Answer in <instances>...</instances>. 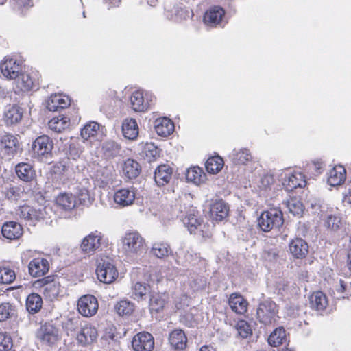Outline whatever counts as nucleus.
Here are the masks:
<instances>
[{
	"instance_id": "1",
	"label": "nucleus",
	"mask_w": 351,
	"mask_h": 351,
	"mask_svg": "<svg viewBox=\"0 0 351 351\" xmlns=\"http://www.w3.org/2000/svg\"><path fill=\"white\" fill-rule=\"evenodd\" d=\"M145 239L136 231L126 232L121 239V249L128 256H134L143 252Z\"/></svg>"
},
{
	"instance_id": "2",
	"label": "nucleus",
	"mask_w": 351,
	"mask_h": 351,
	"mask_svg": "<svg viewBox=\"0 0 351 351\" xmlns=\"http://www.w3.org/2000/svg\"><path fill=\"white\" fill-rule=\"evenodd\" d=\"M282 213L278 208H271L261 213L258 219V225L263 232H269L279 228L283 224Z\"/></svg>"
},
{
	"instance_id": "3",
	"label": "nucleus",
	"mask_w": 351,
	"mask_h": 351,
	"mask_svg": "<svg viewBox=\"0 0 351 351\" xmlns=\"http://www.w3.org/2000/svg\"><path fill=\"white\" fill-rule=\"evenodd\" d=\"M98 279L106 284L113 282L118 277V271L112 260L106 257L101 258L96 269Z\"/></svg>"
},
{
	"instance_id": "4",
	"label": "nucleus",
	"mask_w": 351,
	"mask_h": 351,
	"mask_svg": "<svg viewBox=\"0 0 351 351\" xmlns=\"http://www.w3.org/2000/svg\"><path fill=\"white\" fill-rule=\"evenodd\" d=\"M34 286L40 288L45 297L50 300L56 298L62 292L60 282L50 276L36 280Z\"/></svg>"
},
{
	"instance_id": "5",
	"label": "nucleus",
	"mask_w": 351,
	"mask_h": 351,
	"mask_svg": "<svg viewBox=\"0 0 351 351\" xmlns=\"http://www.w3.org/2000/svg\"><path fill=\"white\" fill-rule=\"evenodd\" d=\"M53 148L52 140L46 135L38 136L32 144L34 155L41 160L51 156Z\"/></svg>"
},
{
	"instance_id": "6",
	"label": "nucleus",
	"mask_w": 351,
	"mask_h": 351,
	"mask_svg": "<svg viewBox=\"0 0 351 351\" xmlns=\"http://www.w3.org/2000/svg\"><path fill=\"white\" fill-rule=\"evenodd\" d=\"M277 306L271 301H265L261 303L256 310L258 320L264 324H270L276 320Z\"/></svg>"
},
{
	"instance_id": "7",
	"label": "nucleus",
	"mask_w": 351,
	"mask_h": 351,
	"mask_svg": "<svg viewBox=\"0 0 351 351\" xmlns=\"http://www.w3.org/2000/svg\"><path fill=\"white\" fill-rule=\"evenodd\" d=\"M19 143L16 137L5 134L1 138V158L10 160L19 152Z\"/></svg>"
},
{
	"instance_id": "8",
	"label": "nucleus",
	"mask_w": 351,
	"mask_h": 351,
	"mask_svg": "<svg viewBox=\"0 0 351 351\" xmlns=\"http://www.w3.org/2000/svg\"><path fill=\"white\" fill-rule=\"evenodd\" d=\"M77 310L84 317H92L98 310L97 298L92 295L82 296L77 302Z\"/></svg>"
},
{
	"instance_id": "9",
	"label": "nucleus",
	"mask_w": 351,
	"mask_h": 351,
	"mask_svg": "<svg viewBox=\"0 0 351 351\" xmlns=\"http://www.w3.org/2000/svg\"><path fill=\"white\" fill-rule=\"evenodd\" d=\"M132 346L135 351H151L154 346V337L149 332H139L133 337Z\"/></svg>"
},
{
	"instance_id": "10",
	"label": "nucleus",
	"mask_w": 351,
	"mask_h": 351,
	"mask_svg": "<svg viewBox=\"0 0 351 351\" xmlns=\"http://www.w3.org/2000/svg\"><path fill=\"white\" fill-rule=\"evenodd\" d=\"M21 70V64L16 60L5 57L4 61L1 63V74L8 80L16 79Z\"/></svg>"
},
{
	"instance_id": "11",
	"label": "nucleus",
	"mask_w": 351,
	"mask_h": 351,
	"mask_svg": "<svg viewBox=\"0 0 351 351\" xmlns=\"http://www.w3.org/2000/svg\"><path fill=\"white\" fill-rule=\"evenodd\" d=\"M38 337L43 342L53 345L58 340V330L50 324H45L40 327Z\"/></svg>"
},
{
	"instance_id": "12",
	"label": "nucleus",
	"mask_w": 351,
	"mask_h": 351,
	"mask_svg": "<svg viewBox=\"0 0 351 351\" xmlns=\"http://www.w3.org/2000/svg\"><path fill=\"white\" fill-rule=\"evenodd\" d=\"M229 207L221 199L216 200L210 207V217L213 221H221L228 215Z\"/></svg>"
},
{
	"instance_id": "13",
	"label": "nucleus",
	"mask_w": 351,
	"mask_h": 351,
	"mask_svg": "<svg viewBox=\"0 0 351 351\" xmlns=\"http://www.w3.org/2000/svg\"><path fill=\"white\" fill-rule=\"evenodd\" d=\"M306 183V180L302 173L294 172L286 176L282 184L287 191H291L297 188L305 186Z\"/></svg>"
},
{
	"instance_id": "14",
	"label": "nucleus",
	"mask_w": 351,
	"mask_h": 351,
	"mask_svg": "<svg viewBox=\"0 0 351 351\" xmlns=\"http://www.w3.org/2000/svg\"><path fill=\"white\" fill-rule=\"evenodd\" d=\"M101 237L97 233H90L84 237L81 243L82 251L86 254H91L99 248Z\"/></svg>"
},
{
	"instance_id": "15",
	"label": "nucleus",
	"mask_w": 351,
	"mask_h": 351,
	"mask_svg": "<svg viewBox=\"0 0 351 351\" xmlns=\"http://www.w3.org/2000/svg\"><path fill=\"white\" fill-rule=\"evenodd\" d=\"M169 342L175 350L183 351L186 347L187 337L183 330L176 329L170 332Z\"/></svg>"
},
{
	"instance_id": "16",
	"label": "nucleus",
	"mask_w": 351,
	"mask_h": 351,
	"mask_svg": "<svg viewBox=\"0 0 351 351\" xmlns=\"http://www.w3.org/2000/svg\"><path fill=\"white\" fill-rule=\"evenodd\" d=\"M225 14L224 10L220 7H213L206 12L204 16V23L210 27L219 25Z\"/></svg>"
},
{
	"instance_id": "17",
	"label": "nucleus",
	"mask_w": 351,
	"mask_h": 351,
	"mask_svg": "<svg viewBox=\"0 0 351 351\" xmlns=\"http://www.w3.org/2000/svg\"><path fill=\"white\" fill-rule=\"evenodd\" d=\"M49 270L47 260L42 258L33 259L29 263V272L33 277H39L45 274Z\"/></svg>"
},
{
	"instance_id": "18",
	"label": "nucleus",
	"mask_w": 351,
	"mask_h": 351,
	"mask_svg": "<svg viewBox=\"0 0 351 351\" xmlns=\"http://www.w3.org/2000/svg\"><path fill=\"white\" fill-rule=\"evenodd\" d=\"M134 199L135 193L133 189H121L114 195V202L122 207L132 204Z\"/></svg>"
},
{
	"instance_id": "19",
	"label": "nucleus",
	"mask_w": 351,
	"mask_h": 351,
	"mask_svg": "<svg viewBox=\"0 0 351 351\" xmlns=\"http://www.w3.org/2000/svg\"><path fill=\"white\" fill-rule=\"evenodd\" d=\"M346 171L341 165L335 166L328 173V183L332 186L342 184L346 180Z\"/></svg>"
},
{
	"instance_id": "20",
	"label": "nucleus",
	"mask_w": 351,
	"mask_h": 351,
	"mask_svg": "<svg viewBox=\"0 0 351 351\" xmlns=\"http://www.w3.org/2000/svg\"><path fill=\"white\" fill-rule=\"evenodd\" d=\"M97 336V332L95 327L90 325L84 326L77 335V340L79 343L86 346L95 341Z\"/></svg>"
},
{
	"instance_id": "21",
	"label": "nucleus",
	"mask_w": 351,
	"mask_h": 351,
	"mask_svg": "<svg viewBox=\"0 0 351 351\" xmlns=\"http://www.w3.org/2000/svg\"><path fill=\"white\" fill-rule=\"evenodd\" d=\"M1 234L10 240L16 239L22 235V228L16 222H6L1 227Z\"/></svg>"
},
{
	"instance_id": "22",
	"label": "nucleus",
	"mask_w": 351,
	"mask_h": 351,
	"mask_svg": "<svg viewBox=\"0 0 351 351\" xmlns=\"http://www.w3.org/2000/svg\"><path fill=\"white\" fill-rule=\"evenodd\" d=\"M154 128L158 135L167 136L173 132L174 124L169 119L161 117L154 121Z\"/></svg>"
},
{
	"instance_id": "23",
	"label": "nucleus",
	"mask_w": 351,
	"mask_h": 351,
	"mask_svg": "<svg viewBox=\"0 0 351 351\" xmlns=\"http://www.w3.org/2000/svg\"><path fill=\"white\" fill-rule=\"evenodd\" d=\"M69 105V99L67 96L54 94L47 101V108L49 111H58L59 108H64Z\"/></svg>"
},
{
	"instance_id": "24",
	"label": "nucleus",
	"mask_w": 351,
	"mask_h": 351,
	"mask_svg": "<svg viewBox=\"0 0 351 351\" xmlns=\"http://www.w3.org/2000/svg\"><path fill=\"white\" fill-rule=\"evenodd\" d=\"M45 211L35 209L29 206H23L19 209L18 215L25 220H38L45 218Z\"/></svg>"
},
{
	"instance_id": "25",
	"label": "nucleus",
	"mask_w": 351,
	"mask_h": 351,
	"mask_svg": "<svg viewBox=\"0 0 351 351\" xmlns=\"http://www.w3.org/2000/svg\"><path fill=\"white\" fill-rule=\"evenodd\" d=\"M90 189L91 184L87 180H84V184L80 183L77 186L76 195L81 204H90L94 200Z\"/></svg>"
},
{
	"instance_id": "26",
	"label": "nucleus",
	"mask_w": 351,
	"mask_h": 351,
	"mask_svg": "<svg viewBox=\"0 0 351 351\" xmlns=\"http://www.w3.org/2000/svg\"><path fill=\"white\" fill-rule=\"evenodd\" d=\"M172 176V169L167 165H161L158 167L154 173V180L158 186L167 184Z\"/></svg>"
},
{
	"instance_id": "27",
	"label": "nucleus",
	"mask_w": 351,
	"mask_h": 351,
	"mask_svg": "<svg viewBox=\"0 0 351 351\" xmlns=\"http://www.w3.org/2000/svg\"><path fill=\"white\" fill-rule=\"evenodd\" d=\"M307 243L302 239L297 238L291 241L289 244L290 252L297 258H302L308 253Z\"/></svg>"
},
{
	"instance_id": "28",
	"label": "nucleus",
	"mask_w": 351,
	"mask_h": 351,
	"mask_svg": "<svg viewBox=\"0 0 351 351\" xmlns=\"http://www.w3.org/2000/svg\"><path fill=\"white\" fill-rule=\"evenodd\" d=\"M15 171L19 178L24 182L32 181L36 175L33 167L26 162H21L16 165Z\"/></svg>"
},
{
	"instance_id": "29",
	"label": "nucleus",
	"mask_w": 351,
	"mask_h": 351,
	"mask_svg": "<svg viewBox=\"0 0 351 351\" xmlns=\"http://www.w3.org/2000/svg\"><path fill=\"white\" fill-rule=\"evenodd\" d=\"M228 303L231 309L237 313L243 314L247 311L248 303L240 294H231Z\"/></svg>"
},
{
	"instance_id": "30",
	"label": "nucleus",
	"mask_w": 351,
	"mask_h": 351,
	"mask_svg": "<svg viewBox=\"0 0 351 351\" xmlns=\"http://www.w3.org/2000/svg\"><path fill=\"white\" fill-rule=\"evenodd\" d=\"M131 297L137 301L144 300L150 295V287L145 283L136 282L132 286Z\"/></svg>"
},
{
	"instance_id": "31",
	"label": "nucleus",
	"mask_w": 351,
	"mask_h": 351,
	"mask_svg": "<svg viewBox=\"0 0 351 351\" xmlns=\"http://www.w3.org/2000/svg\"><path fill=\"white\" fill-rule=\"evenodd\" d=\"M311 307L317 311H324L328 306L326 295L322 291L314 292L309 298Z\"/></svg>"
},
{
	"instance_id": "32",
	"label": "nucleus",
	"mask_w": 351,
	"mask_h": 351,
	"mask_svg": "<svg viewBox=\"0 0 351 351\" xmlns=\"http://www.w3.org/2000/svg\"><path fill=\"white\" fill-rule=\"evenodd\" d=\"M122 132L125 138L135 139L138 134V127L134 119H125L122 124Z\"/></svg>"
},
{
	"instance_id": "33",
	"label": "nucleus",
	"mask_w": 351,
	"mask_h": 351,
	"mask_svg": "<svg viewBox=\"0 0 351 351\" xmlns=\"http://www.w3.org/2000/svg\"><path fill=\"white\" fill-rule=\"evenodd\" d=\"M21 109L15 105L9 106L4 113V121L7 125H13L19 123L22 119Z\"/></svg>"
},
{
	"instance_id": "34",
	"label": "nucleus",
	"mask_w": 351,
	"mask_h": 351,
	"mask_svg": "<svg viewBox=\"0 0 351 351\" xmlns=\"http://www.w3.org/2000/svg\"><path fill=\"white\" fill-rule=\"evenodd\" d=\"M123 171L129 179L135 178L141 172V166L138 162L129 158L123 164Z\"/></svg>"
},
{
	"instance_id": "35",
	"label": "nucleus",
	"mask_w": 351,
	"mask_h": 351,
	"mask_svg": "<svg viewBox=\"0 0 351 351\" xmlns=\"http://www.w3.org/2000/svg\"><path fill=\"white\" fill-rule=\"evenodd\" d=\"M49 128L55 132L60 133L69 126V118L60 115L52 118L48 123Z\"/></svg>"
},
{
	"instance_id": "36",
	"label": "nucleus",
	"mask_w": 351,
	"mask_h": 351,
	"mask_svg": "<svg viewBox=\"0 0 351 351\" xmlns=\"http://www.w3.org/2000/svg\"><path fill=\"white\" fill-rule=\"evenodd\" d=\"M186 178L188 182L199 185L204 182L206 175L201 168L193 167L186 171Z\"/></svg>"
},
{
	"instance_id": "37",
	"label": "nucleus",
	"mask_w": 351,
	"mask_h": 351,
	"mask_svg": "<svg viewBox=\"0 0 351 351\" xmlns=\"http://www.w3.org/2000/svg\"><path fill=\"white\" fill-rule=\"evenodd\" d=\"M197 214L198 212L196 210L192 209L184 219V223L191 233L194 232L202 225V221Z\"/></svg>"
},
{
	"instance_id": "38",
	"label": "nucleus",
	"mask_w": 351,
	"mask_h": 351,
	"mask_svg": "<svg viewBox=\"0 0 351 351\" xmlns=\"http://www.w3.org/2000/svg\"><path fill=\"white\" fill-rule=\"evenodd\" d=\"M172 252L170 245L167 243L156 242L152 245L150 253L158 258L167 257Z\"/></svg>"
},
{
	"instance_id": "39",
	"label": "nucleus",
	"mask_w": 351,
	"mask_h": 351,
	"mask_svg": "<svg viewBox=\"0 0 351 351\" xmlns=\"http://www.w3.org/2000/svg\"><path fill=\"white\" fill-rule=\"evenodd\" d=\"M56 204L65 210H71L75 208L76 200L72 194L61 193L56 199Z\"/></svg>"
},
{
	"instance_id": "40",
	"label": "nucleus",
	"mask_w": 351,
	"mask_h": 351,
	"mask_svg": "<svg viewBox=\"0 0 351 351\" xmlns=\"http://www.w3.org/2000/svg\"><path fill=\"white\" fill-rule=\"evenodd\" d=\"M43 300L37 293L29 295L26 300V308L31 314L38 313L42 308Z\"/></svg>"
},
{
	"instance_id": "41",
	"label": "nucleus",
	"mask_w": 351,
	"mask_h": 351,
	"mask_svg": "<svg viewBox=\"0 0 351 351\" xmlns=\"http://www.w3.org/2000/svg\"><path fill=\"white\" fill-rule=\"evenodd\" d=\"M132 109L136 112H143L147 109L148 105L145 102L143 93L137 90L133 93L130 97Z\"/></svg>"
},
{
	"instance_id": "42",
	"label": "nucleus",
	"mask_w": 351,
	"mask_h": 351,
	"mask_svg": "<svg viewBox=\"0 0 351 351\" xmlns=\"http://www.w3.org/2000/svg\"><path fill=\"white\" fill-rule=\"evenodd\" d=\"M14 80L18 90L26 92L30 90L33 87L34 82L27 73H19Z\"/></svg>"
},
{
	"instance_id": "43",
	"label": "nucleus",
	"mask_w": 351,
	"mask_h": 351,
	"mask_svg": "<svg viewBox=\"0 0 351 351\" xmlns=\"http://www.w3.org/2000/svg\"><path fill=\"white\" fill-rule=\"evenodd\" d=\"M224 165L223 160L219 156L210 157L206 162V171L212 174L219 173Z\"/></svg>"
},
{
	"instance_id": "44",
	"label": "nucleus",
	"mask_w": 351,
	"mask_h": 351,
	"mask_svg": "<svg viewBox=\"0 0 351 351\" xmlns=\"http://www.w3.org/2000/svg\"><path fill=\"white\" fill-rule=\"evenodd\" d=\"M231 158L234 163L238 165H245L247 162L251 161L252 156L249 149H241L238 151L234 150L231 154Z\"/></svg>"
},
{
	"instance_id": "45",
	"label": "nucleus",
	"mask_w": 351,
	"mask_h": 351,
	"mask_svg": "<svg viewBox=\"0 0 351 351\" xmlns=\"http://www.w3.org/2000/svg\"><path fill=\"white\" fill-rule=\"evenodd\" d=\"M286 341V333L283 327L276 328L268 338L269 343L274 347L282 344Z\"/></svg>"
},
{
	"instance_id": "46",
	"label": "nucleus",
	"mask_w": 351,
	"mask_h": 351,
	"mask_svg": "<svg viewBox=\"0 0 351 351\" xmlns=\"http://www.w3.org/2000/svg\"><path fill=\"white\" fill-rule=\"evenodd\" d=\"M99 125L97 122L90 121L86 123L81 130V136L84 140H88L97 135Z\"/></svg>"
},
{
	"instance_id": "47",
	"label": "nucleus",
	"mask_w": 351,
	"mask_h": 351,
	"mask_svg": "<svg viewBox=\"0 0 351 351\" xmlns=\"http://www.w3.org/2000/svg\"><path fill=\"white\" fill-rule=\"evenodd\" d=\"M149 309L151 311L159 312L165 305V300L158 293L149 295Z\"/></svg>"
},
{
	"instance_id": "48",
	"label": "nucleus",
	"mask_w": 351,
	"mask_h": 351,
	"mask_svg": "<svg viewBox=\"0 0 351 351\" xmlns=\"http://www.w3.org/2000/svg\"><path fill=\"white\" fill-rule=\"evenodd\" d=\"M134 309V304L128 300H121L114 306V310L119 315H130Z\"/></svg>"
},
{
	"instance_id": "49",
	"label": "nucleus",
	"mask_w": 351,
	"mask_h": 351,
	"mask_svg": "<svg viewBox=\"0 0 351 351\" xmlns=\"http://www.w3.org/2000/svg\"><path fill=\"white\" fill-rule=\"evenodd\" d=\"M287 207L289 211L294 216L301 217L304 212V206L302 203L296 199H291L287 202Z\"/></svg>"
},
{
	"instance_id": "50",
	"label": "nucleus",
	"mask_w": 351,
	"mask_h": 351,
	"mask_svg": "<svg viewBox=\"0 0 351 351\" xmlns=\"http://www.w3.org/2000/svg\"><path fill=\"white\" fill-rule=\"evenodd\" d=\"M341 224V219L339 216L328 214L324 221V226L330 230L336 231Z\"/></svg>"
},
{
	"instance_id": "51",
	"label": "nucleus",
	"mask_w": 351,
	"mask_h": 351,
	"mask_svg": "<svg viewBox=\"0 0 351 351\" xmlns=\"http://www.w3.org/2000/svg\"><path fill=\"white\" fill-rule=\"evenodd\" d=\"M102 149L106 156L112 157L119 154L120 146L113 141H108L103 144Z\"/></svg>"
},
{
	"instance_id": "52",
	"label": "nucleus",
	"mask_w": 351,
	"mask_h": 351,
	"mask_svg": "<svg viewBox=\"0 0 351 351\" xmlns=\"http://www.w3.org/2000/svg\"><path fill=\"white\" fill-rule=\"evenodd\" d=\"M236 329L242 338H247L252 333L250 324L245 320H239L237 324Z\"/></svg>"
},
{
	"instance_id": "53",
	"label": "nucleus",
	"mask_w": 351,
	"mask_h": 351,
	"mask_svg": "<svg viewBox=\"0 0 351 351\" xmlns=\"http://www.w3.org/2000/svg\"><path fill=\"white\" fill-rule=\"evenodd\" d=\"M167 17L169 19L178 21L182 19L184 11L182 8L173 6V8L165 7Z\"/></svg>"
},
{
	"instance_id": "54",
	"label": "nucleus",
	"mask_w": 351,
	"mask_h": 351,
	"mask_svg": "<svg viewBox=\"0 0 351 351\" xmlns=\"http://www.w3.org/2000/svg\"><path fill=\"white\" fill-rule=\"evenodd\" d=\"M16 315V311L14 306L10 303L1 304V321L12 318Z\"/></svg>"
},
{
	"instance_id": "55",
	"label": "nucleus",
	"mask_w": 351,
	"mask_h": 351,
	"mask_svg": "<svg viewBox=\"0 0 351 351\" xmlns=\"http://www.w3.org/2000/svg\"><path fill=\"white\" fill-rule=\"evenodd\" d=\"M16 278L15 271L8 267H1V284H10Z\"/></svg>"
},
{
	"instance_id": "56",
	"label": "nucleus",
	"mask_w": 351,
	"mask_h": 351,
	"mask_svg": "<svg viewBox=\"0 0 351 351\" xmlns=\"http://www.w3.org/2000/svg\"><path fill=\"white\" fill-rule=\"evenodd\" d=\"M5 195L6 198L10 201H16L23 197L24 193L20 187L14 186L10 187L5 192Z\"/></svg>"
},
{
	"instance_id": "57",
	"label": "nucleus",
	"mask_w": 351,
	"mask_h": 351,
	"mask_svg": "<svg viewBox=\"0 0 351 351\" xmlns=\"http://www.w3.org/2000/svg\"><path fill=\"white\" fill-rule=\"evenodd\" d=\"M308 204L315 213L320 214L324 212L325 206L321 204L319 200L316 199H310Z\"/></svg>"
},
{
	"instance_id": "58",
	"label": "nucleus",
	"mask_w": 351,
	"mask_h": 351,
	"mask_svg": "<svg viewBox=\"0 0 351 351\" xmlns=\"http://www.w3.org/2000/svg\"><path fill=\"white\" fill-rule=\"evenodd\" d=\"M3 338L1 339V351H10L12 348V340L11 337L8 335H2Z\"/></svg>"
},
{
	"instance_id": "59",
	"label": "nucleus",
	"mask_w": 351,
	"mask_h": 351,
	"mask_svg": "<svg viewBox=\"0 0 351 351\" xmlns=\"http://www.w3.org/2000/svg\"><path fill=\"white\" fill-rule=\"evenodd\" d=\"M274 182V178L273 176L269 174L263 175L260 180L261 185L260 187L263 189H266L267 186H270Z\"/></svg>"
},
{
	"instance_id": "60",
	"label": "nucleus",
	"mask_w": 351,
	"mask_h": 351,
	"mask_svg": "<svg viewBox=\"0 0 351 351\" xmlns=\"http://www.w3.org/2000/svg\"><path fill=\"white\" fill-rule=\"evenodd\" d=\"M19 6L29 8L33 6V0H17Z\"/></svg>"
},
{
	"instance_id": "61",
	"label": "nucleus",
	"mask_w": 351,
	"mask_h": 351,
	"mask_svg": "<svg viewBox=\"0 0 351 351\" xmlns=\"http://www.w3.org/2000/svg\"><path fill=\"white\" fill-rule=\"evenodd\" d=\"M339 284H340V286H339V288L337 289V291L339 293H343V291H345V290L346 289V285L344 283V282L342 280L339 281Z\"/></svg>"
},
{
	"instance_id": "62",
	"label": "nucleus",
	"mask_w": 351,
	"mask_h": 351,
	"mask_svg": "<svg viewBox=\"0 0 351 351\" xmlns=\"http://www.w3.org/2000/svg\"><path fill=\"white\" fill-rule=\"evenodd\" d=\"M267 256H265L266 258H268L269 260H272V258H275L276 254L275 252H268L266 253Z\"/></svg>"
},
{
	"instance_id": "63",
	"label": "nucleus",
	"mask_w": 351,
	"mask_h": 351,
	"mask_svg": "<svg viewBox=\"0 0 351 351\" xmlns=\"http://www.w3.org/2000/svg\"><path fill=\"white\" fill-rule=\"evenodd\" d=\"M200 351H215V350L211 346H204L201 348Z\"/></svg>"
},
{
	"instance_id": "64",
	"label": "nucleus",
	"mask_w": 351,
	"mask_h": 351,
	"mask_svg": "<svg viewBox=\"0 0 351 351\" xmlns=\"http://www.w3.org/2000/svg\"><path fill=\"white\" fill-rule=\"evenodd\" d=\"M346 199L350 204H351V189H349L348 193L346 195Z\"/></svg>"
}]
</instances>
